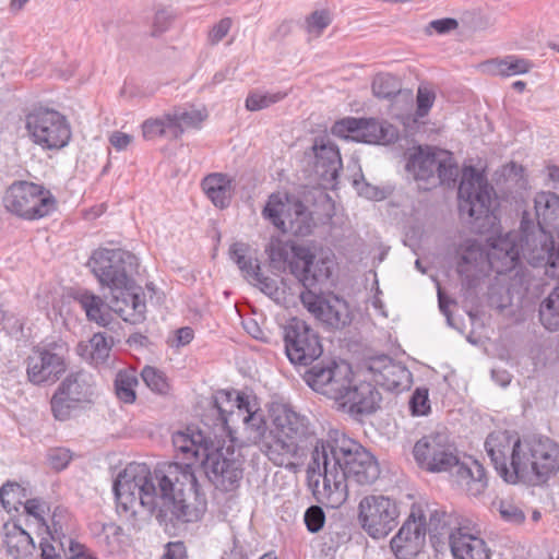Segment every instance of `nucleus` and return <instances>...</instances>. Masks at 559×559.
<instances>
[{"label":"nucleus","instance_id":"obj_44","mask_svg":"<svg viewBox=\"0 0 559 559\" xmlns=\"http://www.w3.org/2000/svg\"><path fill=\"white\" fill-rule=\"evenodd\" d=\"M25 497V489L14 481H7L0 489V502L8 512L17 510L16 504H22Z\"/></svg>","mask_w":559,"mask_h":559},{"label":"nucleus","instance_id":"obj_62","mask_svg":"<svg viewBox=\"0 0 559 559\" xmlns=\"http://www.w3.org/2000/svg\"><path fill=\"white\" fill-rule=\"evenodd\" d=\"M109 141L115 148L122 151L131 143L132 136L127 133L116 131L110 135Z\"/></svg>","mask_w":559,"mask_h":559},{"label":"nucleus","instance_id":"obj_57","mask_svg":"<svg viewBox=\"0 0 559 559\" xmlns=\"http://www.w3.org/2000/svg\"><path fill=\"white\" fill-rule=\"evenodd\" d=\"M251 280L257 282L259 288L265 295H267L270 297H274V296L277 295L278 286H277L276 281L271 278V277L263 276L261 271H259V275L258 276H253Z\"/></svg>","mask_w":559,"mask_h":559},{"label":"nucleus","instance_id":"obj_5","mask_svg":"<svg viewBox=\"0 0 559 559\" xmlns=\"http://www.w3.org/2000/svg\"><path fill=\"white\" fill-rule=\"evenodd\" d=\"M265 252L274 269H288L304 287L325 283L332 275L333 261L329 258L316 259L308 247L272 237Z\"/></svg>","mask_w":559,"mask_h":559},{"label":"nucleus","instance_id":"obj_15","mask_svg":"<svg viewBox=\"0 0 559 559\" xmlns=\"http://www.w3.org/2000/svg\"><path fill=\"white\" fill-rule=\"evenodd\" d=\"M283 341L285 354L295 366H310L323 353L319 333L298 318L284 325Z\"/></svg>","mask_w":559,"mask_h":559},{"label":"nucleus","instance_id":"obj_24","mask_svg":"<svg viewBox=\"0 0 559 559\" xmlns=\"http://www.w3.org/2000/svg\"><path fill=\"white\" fill-rule=\"evenodd\" d=\"M311 150L314 175L323 187L334 188L343 167L338 147L330 139L318 136Z\"/></svg>","mask_w":559,"mask_h":559},{"label":"nucleus","instance_id":"obj_12","mask_svg":"<svg viewBox=\"0 0 559 559\" xmlns=\"http://www.w3.org/2000/svg\"><path fill=\"white\" fill-rule=\"evenodd\" d=\"M25 127L33 142L46 150L62 148L71 139L69 122L55 109L34 108L25 117Z\"/></svg>","mask_w":559,"mask_h":559},{"label":"nucleus","instance_id":"obj_11","mask_svg":"<svg viewBox=\"0 0 559 559\" xmlns=\"http://www.w3.org/2000/svg\"><path fill=\"white\" fill-rule=\"evenodd\" d=\"M519 481H545L559 471V444L547 437L524 439Z\"/></svg>","mask_w":559,"mask_h":559},{"label":"nucleus","instance_id":"obj_2","mask_svg":"<svg viewBox=\"0 0 559 559\" xmlns=\"http://www.w3.org/2000/svg\"><path fill=\"white\" fill-rule=\"evenodd\" d=\"M534 203L537 223L524 211L519 230L499 234L491 240L489 262L497 274L513 271L523 257L533 265L544 264L550 276H559V237L556 241L547 230L559 218V197L540 192Z\"/></svg>","mask_w":559,"mask_h":559},{"label":"nucleus","instance_id":"obj_61","mask_svg":"<svg viewBox=\"0 0 559 559\" xmlns=\"http://www.w3.org/2000/svg\"><path fill=\"white\" fill-rule=\"evenodd\" d=\"M69 559H98L81 543L71 540L69 546Z\"/></svg>","mask_w":559,"mask_h":559},{"label":"nucleus","instance_id":"obj_64","mask_svg":"<svg viewBox=\"0 0 559 559\" xmlns=\"http://www.w3.org/2000/svg\"><path fill=\"white\" fill-rule=\"evenodd\" d=\"M266 557L265 555L260 559H266ZM221 559H249V556L241 546L235 543L234 547L229 551H225Z\"/></svg>","mask_w":559,"mask_h":559},{"label":"nucleus","instance_id":"obj_28","mask_svg":"<svg viewBox=\"0 0 559 559\" xmlns=\"http://www.w3.org/2000/svg\"><path fill=\"white\" fill-rule=\"evenodd\" d=\"M261 449L276 466H288L293 459L302 460L309 452L304 443L282 437L278 432L271 442H264Z\"/></svg>","mask_w":559,"mask_h":559},{"label":"nucleus","instance_id":"obj_18","mask_svg":"<svg viewBox=\"0 0 559 559\" xmlns=\"http://www.w3.org/2000/svg\"><path fill=\"white\" fill-rule=\"evenodd\" d=\"M332 133L367 144H391L399 139V132L393 124L374 118H343L333 124Z\"/></svg>","mask_w":559,"mask_h":559},{"label":"nucleus","instance_id":"obj_7","mask_svg":"<svg viewBox=\"0 0 559 559\" xmlns=\"http://www.w3.org/2000/svg\"><path fill=\"white\" fill-rule=\"evenodd\" d=\"M4 209L25 221H37L57 210V199L43 185L27 180H15L3 195Z\"/></svg>","mask_w":559,"mask_h":559},{"label":"nucleus","instance_id":"obj_56","mask_svg":"<svg viewBox=\"0 0 559 559\" xmlns=\"http://www.w3.org/2000/svg\"><path fill=\"white\" fill-rule=\"evenodd\" d=\"M457 26L459 23L455 19L444 17L431 21L427 26V32L431 34V29H433L438 34H447L457 28Z\"/></svg>","mask_w":559,"mask_h":559},{"label":"nucleus","instance_id":"obj_22","mask_svg":"<svg viewBox=\"0 0 559 559\" xmlns=\"http://www.w3.org/2000/svg\"><path fill=\"white\" fill-rule=\"evenodd\" d=\"M275 425L280 436L305 444V448L310 453L309 462L314 460V450L317 448L320 450L321 445L325 448L330 443L329 437L326 439L318 438L309 420L290 408H284L283 413L276 416Z\"/></svg>","mask_w":559,"mask_h":559},{"label":"nucleus","instance_id":"obj_59","mask_svg":"<svg viewBox=\"0 0 559 559\" xmlns=\"http://www.w3.org/2000/svg\"><path fill=\"white\" fill-rule=\"evenodd\" d=\"M24 509L27 514L34 516L39 521H44L45 503H43L39 499H27L24 502Z\"/></svg>","mask_w":559,"mask_h":559},{"label":"nucleus","instance_id":"obj_53","mask_svg":"<svg viewBox=\"0 0 559 559\" xmlns=\"http://www.w3.org/2000/svg\"><path fill=\"white\" fill-rule=\"evenodd\" d=\"M499 513L503 520L512 523H521L525 519V515L520 508L503 500L499 503Z\"/></svg>","mask_w":559,"mask_h":559},{"label":"nucleus","instance_id":"obj_58","mask_svg":"<svg viewBox=\"0 0 559 559\" xmlns=\"http://www.w3.org/2000/svg\"><path fill=\"white\" fill-rule=\"evenodd\" d=\"M353 183L360 195L370 200L380 198L381 191L377 187L366 182L362 174L360 175V179H354Z\"/></svg>","mask_w":559,"mask_h":559},{"label":"nucleus","instance_id":"obj_27","mask_svg":"<svg viewBox=\"0 0 559 559\" xmlns=\"http://www.w3.org/2000/svg\"><path fill=\"white\" fill-rule=\"evenodd\" d=\"M450 548L455 559H490V550L479 532L467 526H459L450 534Z\"/></svg>","mask_w":559,"mask_h":559},{"label":"nucleus","instance_id":"obj_60","mask_svg":"<svg viewBox=\"0 0 559 559\" xmlns=\"http://www.w3.org/2000/svg\"><path fill=\"white\" fill-rule=\"evenodd\" d=\"M162 559H188L186 547L182 543H168Z\"/></svg>","mask_w":559,"mask_h":559},{"label":"nucleus","instance_id":"obj_8","mask_svg":"<svg viewBox=\"0 0 559 559\" xmlns=\"http://www.w3.org/2000/svg\"><path fill=\"white\" fill-rule=\"evenodd\" d=\"M406 170L417 181L437 182L454 186L459 176V166L452 154L445 150L419 146L408 158Z\"/></svg>","mask_w":559,"mask_h":559},{"label":"nucleus","instance_id":"obj_16","mask_svg":"<svg viewBox=\"0 0 559 559\" xmlns=\"http://www.w3.org/2000/svg\"><path fill=\"white\" fill-rule=\"evenodd\" d=\"M67 344L53 341L34 348L26 359L28 380L36 385L56 382L66 372Z\"/></svg>","mask_w":559,"mask_h":559},{"label":"nucleus","instance_id":"obj_23","mask_svg":"<svg viewBox=\"0 0 559 559\" xmlns=\"http://www.w3.org/2000/svg\"><path fill=\"white\" fill-rule=\"evenodd\" d=\"M213 408L217 414V420L223 430L227 432L231 441H235L230 423L234 424L250 412H257L250 402V396L242 392L218 391L213 397Z\"/></svg>","mask_w":559,"mask_h":559},{"label":"nucleus","instance_id":"obj_25","mask_svg":"<svg viewBox=\"0 0 559 559\" xmlns=\"http://www.w3.org/2000/svg\"><path fill=\"white\" fill-rule=\"evenodd\" d=\"M108 308L117 313L123 321L131 324L140 323L145 318L146 304L142 287L132 278L126 287L110 290Z\"/></svg>","mask_w":559,"mask_h":559},{"label":"nucleus","instance_id":"obj_20","mask_svg":"<svg viewBox=\"0 0 559 559\" xmlns=\"http://www.w3.org/2000/svg\"><path fill=\"white\" fill-rule=\"evenodd\" d=\"M312 287H304L300 293L302 306L318 320L334 330H341L349 325L352 314L347 301L337 295L316 294Z\"/></svg>","mask_w":559,"mask_h":559},{"label":"nucleus","instance_id":"obj_42","mask_svg":"<svg viewBox=\"0 0 559 559\" xmlns=\"http://www.w3.org/2000/svg\"><path fill=\"white\" fill-rule=\"evenodd\" d=\"M287 95V92L260 93L254 91L247 96L245 106L249 111L262 110L283 100Z\"/></svg>","mask_w":559,"mask_h":559},{"label":"nucleus","instance_id":"obj_9","mask_svg":"<svg viewBox=\"0 0 559 559\" xmlns=\"http://www.w3.org/2000/svg\"><path fill=\"white\" fill-rule=\"evenodd\" d=\"M262 215L283 233L308 236L314 226L311 212L298 199L273 193L269 197Z\"/></svg>","mask_w":559,"mask_h":559},{"label":"nucleus","instance_id":"obj_63","mask_svg":"<svg viewBox=\"0 0 559 559\" xmlns=\"http://www.w3.org/2000/svg\"><path fill=\"white\" fill-rule=\"evenodd\" d=\"M194 337V332L189 326L180 328L176 331V345L185 346L188 345Z\"/></svg>","mask_w":559,"mask_h":559},{"label":"nucleus","instance_id":"obj_37","mask_svg":"<svg viewBox=\"0 0 559 559\" xmlns=\"http://www.w3.org/2000/svg\"><path fill=\"white\" fill-rule=\"evenodd\" d=\"M538 314L545 329L559 330V285L540 302Z\"/></svg>","mask_w":559,"mask_h":559},{"label":"nucleus","instance_id":"obj_33","mask_svg":"<svg viewBox=\"0 0 559 559\" xmlns=\"http://www.w3.org/2000/svg\"><path fill=\"white\" fill-rule=\"evenodd\" d=\"M114 340L105 333H95L88 343H79L78 354L95 366L103 365L109 357Z\"/></svg>","mask_w":559,"mask_h":559},{"label":"nucleus","instance_id":"obj_36","mask_svg":"<svg viewBox=\"0 0 559 559\" xmlns=\"http://www.w3.org/2000/svg\"><path fill=\"white\" fill-rule=\"evenodd\" d=\"M183 133L175 123L168 120V114L159 118L146 119L142 123V134L145 140H154L156 138H168L170 140L179 139Z\"/></svg>","mask_w":559,"mask_h":559},{"label":"nucleus","instance_id":"obj_45","mask_svg":"<svg viewBox=\"0 0 559 559\" xmlns=\"http://www.w3.org/2000/svg\"><path fill=\"white\" fill-rule=\"evenodd\" d=\"M523 166L510 163L503 168V177L508 189L516 193H521L528 188V181L525 177Z\"/></svg>","mask_w":559,"mask_h":559},{"label":"nucleus","instance_id":"obj_55","mask_svg":"<svg viewBox=\"0 0 559 559\" xmlns=\"http://www.w3.org/2000/svg\"><path fill=\"white\" fill-rule=\"evenodd\" d=\"M231 20L229 17L222 19L215 24L209 33V40L212 45L218 44L229 32Z\"/></svg>","mask_w":559,"mask_h":559},{"label":"nucleus","instance_id":"obj_47","mask_svg":"<svg viewBox=\"0 0 559 559\" xmlns=\"http://www.w3.org/2000/svg\"><path fill=\"white\" fill-rule=\"evenodd\" d=\"M141 377L146 386L153 392L158 394H166L168 392L169 385L165 374L155 367L145 366L141 371Z\"/></svg>","mask_w":559,"mask_h":559},{"label":"nucleus","instance_id":"obj_4","mask_svg":"<svg viewBox=\"0 0 559 559\" xmlns=\"http://www.w3.org/2000/svg\"><path fill=\"white\" fill-rule=\"evenodd\" d=\"M304 380L312 390L335 400L353 415L371 414L381 402L376 385L367 381L354 383L352 366L344 360L317 364L305 372Z\"/></svg>","mask_w":559,"mask_h":559},{"label":"nucleus","instance_id":"obj_32","mask_svg":"<svg viewBox=\"0 0 559 559\" xmlns=\"http://www.w3.org/2000/svg\"><path fill=\"white\" fill-rule=\"evenodd\" d=\"M7 552L13 559H35L36 546L32 536L20 525L14 524L5 534Z\"/></svg>","mask_w":559,"mask_h":559},{"label":"nucleus","instance_id":"obj_6","mask_svg":"<svg viewBox=\"0 0 559 559\" xmlns=\"http://www.w3.org/2000/svg\"><path fill=\"white\" fill-rule=\"evenodd\" d=\"M97 396L94 374L86 370L72 371L59 383L50 399L52 416L56 420L67 421L75 413L92 406Z\"/></svg>","mask_w":559,"mask_h":559},{"label":"nucleus","instance_id":"obj_39","mask_svg":"<svg viewBox=\"0 0 559 559\" xmlns=\"http://www.w3.org/2000/svg\"><path fill=\"white\" fill-rule=\"evenodd\" d=\"M401 88L399 78L390 73L377 74L371 84L373 96L380 99H391L400 94Z\"/></svg>","mask_w":559,"mask_h":559},{"label":"nucleus","instance_id":"obj_38","mask_svg":"<svg viewBox=\"0 0 559 559\" xmlns=\"http://www.w3.org/2000/svg\"><path fill=\"white\" fill-rule=\"evenodd\" d=\"M249 247L243 242H235L229 248L230 259L238 265L247 280L259 275L260 264L257 259L248 255Z\"/></svg>","mask_w":559,"mask_h":559},{"label":"nucleus","instance_id":"obj_3","mask_svg":"<svg viewBox=\"0 0 559 559\" xmlns=\"http://www.w3.org/2000/svg\"><path fill=\"white\" fill-rule=\"evenodd\" d=\"M329 444L314 450L308 462L307 480L318 500L340 503L347 497V483L371 485L380 467L374 455L340 430L329 431Z\"/></svg>","mask_w":559,"mask_h":559},{"label":"nucleus","instance_id":"obj_49","mask_svg":"<svg viewBox=\"0 0 559 559\" xmlns=\"http://www.w3.org/2000/svg\"><path fill=\"white\" fill-rule=\"evenodd\" d=\"M331 22L328 10H317L306 19V28L309 34L320 36Z\"/></svg>","mask_w":559,"mask_h":559},{"label":"nucleus","instance_id":"obj_40","mask_svg":"<svg viewBox=\"0 0 559 559\" xmlns=\"http://www.w3.org/2000/svg\"><path fill=\"white\" fill-rule=\"evenodd\" d=\"M136 384L138 378L132 371H119L115 379V391L117 397L126 404H132L136 399Z\"/></svg>","mask_w":559,"mask_h":559},{"label":"nucleus","instance_id":"obj_46","mask_svg":"<svg viewBox=\"0 0 559 559\" xmlns=\"http://www.w3.org/2000/svg\"><path fill=\"white\" fill-rule=\"evenodd\" d=\"M205 118L206 115L198 109L186 110L177 108L168 114V120L182 130L183 127L198 128Z\"/></svg>","mask_w":559,"mask_h":559},{"label":"nucleus","instance_id":"obj_50","mask_svg":"<svg viewBox=\"0 0 559 559\" xmlns=\"http://www.w3.org/2000/svg\"><path fill=\"white\" fill-rule=\"evenodd\" d=\"M304 521L310 533H318L325 523V513L320 506H311L306 510Z\"/></svg>","mask_w":559,"mask_h":559},{"label":"nucleus","instance_id":"obj_34","mask_svg":"<svg viewBox=\"0 0 559 559\" xmlns=\"http://www.w3.org/2000/svg\"><path fill=\"white\" fill-rule=\"evenodd\" d=\"M498 235H496V237ZM493 238H495V236H492L488 239L489 250L486 254L483 251V249L480 248V246L475 242L467 245L463 249L460 260L457 262V272L461 276H463V275L466 276V282H467L468 286H472V281L469 278V274H468V272H469L468 266H476V265H480V264L487 262L490 266V270L496 272L489 262V253L491 251L490 242Z\"/></svg>","mask_w":559,"mask_h":559},{"label":"nucleus","instance_id":"obj_26","mask_svg":"<svg viewBox=\"0 0 559 559\" xmlns=\"http://www.w3.org/2000/svg\"><path fill=\"white\" fill-rule=\"evenodd\" d=\"M368 371L374 385L386 391H400L408 386L412 373L400 362L382 355L370 360Z\"/></svg>","mask_w":559,"mask_h":559},{"label":"nucleus","instance_id":"obj_14","mask_svg":"<svg viewBox=\"0 0 559 559\" xmlns=\"http://www.w3.org/2000/svg\"><path fill=\"white\" fill-rule=\"evenodd\" d=\"M493 194V188L481 173L474 167L465 168L457 190L461 215L474 221L488 218Z\"/></svg>","mask_w":559,"mask_h":559},{"label":"nucleus","instance_id":"obj_21","mask_svg":"<svg viewBox=\"0 0 559 559\" xmlns=\"http://www.w3.org/2000/svg\"><path fill=\"white\" fill-rule=\"evenodd\" d=\"M426 516L421 511L412 510L399 532L390 542L396 559H413L424 548L426 539Z\"/></svg>","mask_w":559,"mask_h":559},{"label":"nucleus","instance_id":"obj_43","mask_svg":"<svg viewBox=\"0 0 559 559\" xmlns=\"http://www.w3.org/2000/svg\"><path fill=\"white\" fill-rule=\"evenodd\" d=\"M241 420L248 432V440L252 443H259L267 430L262 412H250L249 415H245Z\"/></svg>","mask_w":559,"mask_h":559},{"label":"nucleus","instance_id":"obj_1","mask_svg":"<svg viewBox=\"0 0 559 559\" xmlns=\"http://www.w3.org/2000/svg\"><path fill=\"white\" fill-rule=\"evenodd\" d=\"M176 457L185 462H164L151 473L146 464L131 463L114 481L112 490L119 514L134 516L141 506L153 513L159 509L171 520L191 523L206 511L207 500L198 483L193 465L200 462L216 488L231 491L239 487L243 462L234 448L210 451L206 437L194 428L173 435Z\"/></svg>","mask_w":559,"mask_h":559},{"label":"nucleus","instance_id":"obj_48","mask_svg":"<svg viewBox=\"0 0 559 559\" xmlns=\"http://www.w3.org/2000/svg\"><path fill=\"white\" fill-rule=\"evenodd\" d=\"M409 409L414 416H424L430 412L429 391L427 388H417L409 399Z\"/></svg>","mask_w":559,"mask_h":559},{"label":"nucleus","instance_id":"obj_29","mask_svg":"<svg viewBox=\"0 0 559 559\" xmlns=\"http://www.w3.org/2000/svg\"><path fill=\"white\" fill-rule=\"evenodd\" d=\"M457 483L465 488L469 496H480L488 487V477L485 467L472 457L453 467Z\"/></svg>","mask_w":559,"mask_h":559},{"label":"nucleus","instance_id":"obj_30","mask_svg":"<svg viewBox=\"0 0 559 559\" xmlns=\"http://www.w3.org/2000/svg\"><path fill=\"white\" fill-rule=\"evenodd\" d=\"M72 297L85 311L88 321H93L102 326L110 323V313L107 310L108 305L99 296L87 289L79 288L73 292Z\"/></svg>","mask_w":559,"mask_h":559},{"label":"nucleus","instance_id":"obj_51","mask_svg":"<svg viewBox=\"0 0 559 559\" xmlns=\"http://www.w3.org/2000/svg\"><path fill=\"white\" fill-rule=\"evenodd\" d=\"M435 98L436 95L433 91L424 86L418 87L416 102L417 115L419 117H425L429 112L430 108L433 105Z\"/></svg>","mask_w":559,"mask_h":559},{"label":"nucleus","instance_id":"obj_13","mask_svg":"<svg viewBox=\"0 0 559 559\" xmlns=\"http://www.w3.org/2000/svg\"><path fill=\"white\" fill-rule=\"evenodd\" d=\"M523 445L524 440L507 430L492 431L486 438V452L499 476L509 484L519 481Z\"/></svg>","mask_w":559,"mask_h":559},{"label":"nucleus","instance_id":"obj_19","mask_svg":"<svg viewBox=\"0 0 559 559\" xmlns=\"http://www.w3.org/2000/svg\"><path fill=\"white\" fill-rule=\"evenodd\" d=\"M399 515L396 502L384 496H367L359 503L361 527L372 538L385 537L397 525Z\"/></svg>","mask_w":559,"mask_h":559},{"label":"nucleus","instance_id":"obj_31","mask_svg":"<svg viewBox=\"0 0 559 559\" xmlns=\"http://www.w3.org/2000/svg\"><path fill=\"white\" fill-rule=\"evenodd\" d=\"M231 178L225 174L213 173L202 180L201 186L215 206L225 209L231 200Z\"/></svg>","mask_w":559,"mask_h":559},{"label":"nucleus","instance_id":"obj_10","mask_svg":"<svg viewBox=\"0 0 559 559\" xmlns=\"http://www.w3.org/2000/svg\"><path fill=\"white\" fill-rule=\"evenodd\" d=\"M88 265L102 286L117 290L131 283L138 259L122 249L99 248L93 252Z\"/></svg>","mask_w":559,"mask_h":559},{"label":"nucleus","instance_id":"obj_54","mask_svg":"<svg viewBox=\"0 0 559 559\" xmlns=\"http://www.w3.org/2000/svg\"><path fill=\"white\" fill-rule=\"evenodd\" d=\"M71 459L70 451L64 448L53 449L48 454L50 465L57 471L66 468L71 462Z\"/></svg>","mask_w":559,"mask_h":559},{"label":"nucleus","instance_id":"obj_41","mask_svg":"<svg viewBox=\"0 0 559 559\" xmlns=\"http://www.w3.org/2000/svg\"><path fill=\"white\" fill-rule=\"evenodd\" d=\"M426 528L429 534L433 537H448L450 540V534L455 533L457 527L451 526V516L448 515L444 511L435 510L429 518L428 524L426 523Z\"/></svg>","mask_w":559,"mask_h":559},{"label":"nucleus","instance_id":"obj_17","mask_svg":"<svg viewBox=\"0 0 559 559\" xmlns=\"http://www.w3.org/2000/svg\"><path fill=\"white\" fill-rule=\"evenodd\" d=\"M455 447L444 432H435L419 439L413 450L418 465L431 473L448 472L457 463Z\"/></svg>","mask_w":559,"mask_h":559},{"label":"nucleus","instance_id":"obj_35","mask_svg":"<svg viewBox=\"0 0 559 559\" xmlns=\"http://www.w3.org/2000/svg\"><path fill=\"white\" fill-rule=\"evenodd\" d=\"M489 71L493 75L513 76L527 73L532 68V62L525 58L510 55L504 58H495L486 62Z\"/></svg>","mask_w":559,"mask_h":559},{"label":"nucleus","instance_id":"obj_52","mask_svg":"<svg viewBox=\"0 0 559 559\" xmlns=\"http://www.w3.org/2000/svg\"><path fill=\"white\" fill-rule=\"evenodd\" d=\"M173 15L166 10H158L153 19L151 35L157 37L169 29Z\"/></svg>","mask_w":559,"mask_h":559}]
</instances>
